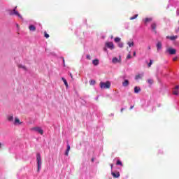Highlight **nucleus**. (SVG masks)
I'll return each instance as SVG.
<instances>
[{
    "instance_id": "f257e3e1",
    "label": "nucleus",
    "mask_w": 179,
    "mask_h": 179,
    "mask_svg": "<svg viewBox=\"0 0 179 179\" xmlns=\"http://www.w3.org/2000/svg\"><path fill=\"white\" fill-rule=\"evenodd\" d=\"M36 162L38 166L37 172L39 173L40 170H41V164H43V162L41 161V155H40V153L36 154Z\"/></svg>"
},
{
    "instance_id": "f03ea898",
    "label": "nucleus",
    "mask_w": 179,
    "mask_h": 179,
    "mask_svg": "<svg viewBox=\"0 0 179 179\" xmlns=\"http://www.w3.org/2000/svg\"><path fill=\"white\" fill-rule=\"evenodd\" d=\"M16 9H17V6H15L13 10H8L9 15L10 16H13V15H15V16H18V17L22 19V16L20 15L19 12H17V10H16Z\"/></svg>"
},
{
    "instance_id": "7ed1b4c3",
    "label": "nucleus",
    "mask_w": 179,
    "mask_h": 179,
    "mask_svg": "<svg viewBox=\"0 0 179 179\" xmlns=\"http://www.w3.org/2000/svg\"><path fill=\"white\" fill-rule=\"evenodd\" d=\"M100 87L101 89H110V87H111V83H110V81L106 83L101 82Z\"/></svg>"
},
{
    "instance_id": "20e7f679",
    "label": "nucleus",
    "mask_w": 179,
    "mask_h": 179,
    "mask_svg": "<svg viewBox=\"0 0 179 179\" xmlns=\"http://www.w3.org/2000/svg\"><path fill=\"white\" fill-rule=\"evenodd\" d=\"M31 131H35V132H38V134H41V135H43L44 134V130L41 129V127H36L31 129Z\"/></svg>"
},
{
    "instance_id": "39448f33",
    "label": "nucleus",
    "mask_w": 179,
    "mask_h": 179,
    "mask_svg": "<svg viewBox=\"0 0 179 179\" xmlns=\"http://www.w3.org/2000/svg\"><path fill=\"white\" fill-rule=\"evenodd\" d=\"M166 52H169L170 55H175V54L177 52V50L173 48H169L166 50Z\"/></svg>"
},
{
    "instance_id": "423d86ee",
    "label": "nucleus",
    "mask_w": 179,
    "mask_h": 179,
    "mask_svg": "<svg viewBox=\"0 0 179 179\" xmlns=\"http://www.w3.org/2000/svg\"><path fill=\"white\" fill-rule=\"evenodd\" d=\"M106 45L108 48H110V50H114V43L113 42H107Z\"/></svg>"
},
{
    "instance_id": "0eeeda50",
    "label": "nucleus",
    "mask_w": 179,
    "mask_h": 179,
    "mask_svg": "<svg viewBox=\"0 0 179 179\" xmlns=\"http://www.w3.org/2000/svg\"><path fill=\"white\" fill-rule=\"evenodd\" d=\"M156 27H157V24L155 22H153L151 24V29H152V31H154L155 34H157V31H156Z\"/></svg>"
},
{
    "instance_id": "6e6552de",
    "label": "nucleus",
    "mask_w": 179,
    "mask_h": 179,
    "mask_svg": "<svg viewBox=\"0 0 179 179\" xmlns=\"http://www.w3.org/2000/svg\"><path fill=\"white\" fill-rule=\"evenodd\" d=\"M111 175L113 176V178H120V173L118 171L112 172Z\"/></svg>"
},
{
    "instance_id": "1a4fd4ad",
    "label": "nucleus",
    "mask_w": 179,
    "mask_h": 179,
    "mask_svg": "<svg viewBox=\"0 0 179 179\" xmlns=\"http://www.w3.org/2000/svg\"><path fill=\"white\" fill-rule=\"evenodd\" d=\"M71 150V145L69 144H67V148L65 151V156H69V151Z\"/></svg>"
},
{
    "instance_id": "9d476101",
    "label": "nucleus",
    "mask_w": 179,
    "mask_h": 179,
    "mask_svg": "<svg viewBox=\"0 0 179 179\" xmlns=\"http://www.w3.org/2000/svg\"><path fill=\"white\" fill-rule=\"evenodd\" d=\"M122 85L124 87H127L129 86V80H124V81L122 83Z\"/></svg>"
},
{
    "instance_id": "9b49d317",
    "label": "nucleus",
    "mask_w": 179,
    "mask_h": 179,
    "mask_svg": "<svg viewBox=\"0 0 179 179\" xmlns=\"http://www.w3.org/2000/svg\"><path fill=\"white\" fill-rule=\"evenodd\" d=\"M162 42H160V41L157 42V51H160V50H162Z\"/></svg>"
},
{
    "instance_id": "f8f14e48",
    "label": "nucleus",
    "mask_w": 179,
    "mask_h": 179,
    "mask_svg": "<svg viewBox=\"0 0 179 179\" xmlns=\"http://www.w3.org/2000/svg\"><path fill=\"white\" fill-rule=\"evenodd\" d=\"M141 87H138V86H136L135 87H134V93L136 94H138V93H139V92H141Z\"/></svg>"
},
{
    "instance_id": "ddd939ff",
    "label": "nucleus",
    "mask_w": 179,
    "mask_h": 179,
    "mask_svg": "<svg viewBox=\"0 0 179 179\" xmlns=\"http://www.w3.org/2000/svg\"><path fill=\"white\" fill-rule=\"evenodd\" d=\"M178 36H166V38H169V40H171V41H174V40H176Z\"/></svg>"
},
{
    "instance_id": "4468645a",
    "label": "nucleus",
    "mask_w": 179,
    "mask_h": 179,
    "mask_svg": "<svg viewBox=\"0 0 179 179\" xmlns=\"http://www.w3.org/2000/svg\"><path fill=\"white\" fill-rule=\"evenodd\" d=\"M29 29L30 31H36V27L34 25H29Z\"/></svg>"
},
{
    "instance_id": "2eb2a0df",
    "label": "nucleus",
    "mask_w": 179,
    "mask_h": 179,
    "mask_svg": "<svg viewBox=\"0 0 179 179\" xmlns=\"http://www.w3.org/2000/svg\"><path fill=\"white\" fill-rule=\"evenodd\" d=\"M18 68L23 69L24 71H27V68L26 66L22 65V64H18L17 65Z\"/></svg>"
},
{
    "instance_id": "dca6fc26",
    "label": "nucleus",
    "mask_w": 179,
    "mask_h": 179,
    "mask_svg": "<svg viewBox=\"0 0 179 179\" xmlns=\"http://www.w3.org/2000/svg\"><path fill=\"white\" fill-rule=\"evenodd\" d=\"M92 64L93 65H95V66H97V65H99V59H95L92 61Z\"/></svg>"
},
{
    "instance_id": "f3484780",
    "label": "nucleus",
    "mask_w": 179,
    "mask_h": 179,
    "mask_svg": "<svg viewBox=\"0 0 179 179\" xmlns=\"http://www.w3.org/2000/svg\"><path fill=\"white\" fill-rule=\"evenodd\" d=\"M143 76V73L138 74L136 76L135 79L136 80H138V79H141Z\"/></svg>"
},
{
    "instance_id": "a211bd4d",
    "label": "nucleus",
    "mask_w": 179,
    "mask_h": 179,
    "mask_svg": "<svg viewBox=\"0 0 179 179\" xmlns=\"http://www.w3.org/2000/svg\"><path fill=\"white\" fill-rule=\"evenodd\" d=\"M62 80H63L66 87L68 89L69 85H68V82L66 81V79H65L64 78H62Z\"/></svg>"
},
{
    "instance_id": "6ab92c4d",
    "label": "nucleus",
    "mask_w": 179,
    "mask_h": 179,
    "mask_svg": "<svg viewBox=\"0 0 179 179\" xmlns=\"http://www.w3.org/2000/svg\"><path fill=\"white\" fill-rule=\"evenodd\" d=\"M8 120L10 121V122H13V115L8 116Z\"/></svg>"
},
{
    "instance_id": "aec40b11",
    "label": "nucleus",
    "mask_w": 179,
    "mask_h": 179,
    "mask_svg": "<svg viewBox=\"0 0 179 179\" xmlns=\"http://www.w3.org/2000/svg\"><path fill=\"white\" fill-rule=\"evenodd\" d=\"M127 45H129V47H134L135 43H134V41H129L127 43Z\"/></svg>"
},
{
    "instance_id": "412c9836",
    "label": "nucleus",
    "mask_w": 179,
    "mask_h": 179,
    "mask_svg": "<svg viewBox=\"0 0 179 179\" xmlns=\"http://www.w3.org/2000/svg\"><path fill=\"white\" fill-rule=\"evenodd\" d=\"M112 62H113V64H117V63L120 62V60L118 59V58L114 57L112 60Z\"/></svg>"
},
{
    "instance_id": "4be33fe9",
    "label": "nucleus",
    "mask_w": 179,
    "mask_h": 179,
    "mask_svg": "<svg viewBox=\"0 0 179 179\" xmlns=\"http://www.w3.org/2000/svg\"><path fill=\"white\" fill-rule=\"evenodd\" d=\"M14 124H19V125H20V124H22V122H20V120H19V118L15 117Z\"/></svg>"
},
{
    "instance_id": "5701e85b",
    "label": "nucleus",
    "mask_w": 179,
    "mask_h": 179,
    "mask_svg": "<svg viewBox=\"0 0 179 179\" xmlns=\"http://www.w3.org/2000/svg\"><path fill=\"white\" fill-rule=\"evenodd\" d=\"M117 166H121L122 167V162L120 160H117L116 162Z\"/></svg>"
},
{
    "instance_id": "b1692460",
    "label": "nucleus",
    "mask_w": 179,
    "mask_h": 179,
    "mask_svg": "<svg viewBox=\"0 0 179 179\" xmlns=\"http://www.w3.org/2000/svg\"><path fill=\"white\" fill-rule=\"evenodd\" d=\"M173 94H174L175 96H178V90H173Z\"/></svg>"
},
{
    "instance_id": "393cba45",
    "label": "nucleus",
    "mask_w": 179,
    "mask_h": 179,
    "mask_svg": "<svg viewBox=\"0 0 179 179\" xmlns=\"http://www.w3.org/2000/svg\"><path fill=\"white\" fill-rule=\"evenodd\" d=\"M90 85H96V80H91L90 81Z\"/></svg>"
},
{
    "instance_id": "a878e982",
    "label": "nucleus",
    "mask_w": 179,
    "mask_h": 179,
    "mask_svg": "<svg viewBox=\"0 0 179 179\" xmlns=\"http://www.w3.org/2000/svg\"><path fill=\"white\" fill-rule=\"evenodd\" d=\"M120 41H121V38H115V43H120Z\"/></svg>"
},
{
    "instance_id": "bb28decb",
    "label": "nucleus",
    "mask_w": 179,
    "mask_h": 179,
    "mask_svg": "<svg viewBox=\"0 0 179 179\" xmlns=\"http://www.w3.org/2000/svg\"><path fill=\"white\" fill-rule=\"evenodd\" d=\"M147 82L149 83V85H153V80L152 79H148Z\"/></svg>"
},
{
    "instance_id": "cd10ccee",
    "label": "nucleus",
    "mask_w": 179,
    "mask_h": 179,
    "mask_svg": "<svg viewBox=\"0 0 179 179\" xmlns=\"http://www.w3.org/2000/svg\"><path fill=\"white\" fill-rule=\"evenodd\" d=\"M138 17V14H136L134 16L130 17V20H134V19H136Z\"/></svg>"
},
{
    "instance_id": "c85d7f7f",
    "label": "nucleus",
    "mask_w": 179,
    "mask_h": 179,
    "mask_svg": "<svg viewBox=\"0 0 179 179\" xmlns=\"http://www.w3.org/2000/svg\"><path fill=\"white\" fill-rule=\"evenodd\" d=\"M152 18H145V23H149V22H152Z\"/></svg>"
},
{
    "instance_id": "c756f323",
    "label": "nucleus",
    "mask_w": 179,
    "mask_h": 179,
    "mask_svg": "<svg viewBox=\"0 0 179 179\" xmlns=\"http://www.w3.org/2000/svg\"><path fill=\"white\" fill-rule=\"evenodd\" d=\"M152 64H153V60L150 59V62L148 63V68H150V66H152Z\"/></svg>"
},
{
    "instance_id": "7c9ffc66",
    "label": "nucleus",
    "mask_w": 179,
    "mask_h": 179,
    "mask_svg": "<svg viewBox=\"0 0 179 179\" xmlns=\"http://www.w3.org/2000/svg\"><path fill=\"white\" fill-rule=\"evenodd\" d=\"M44 37H45V38H48L50 37V35L48 34H47V32H45Z\"/></svg>"
},
{
    "instance_id": "2f4dec72",
    "label": "nucleus",
    "mask_w": 179,
    "mask_h": 179,
    "mask_svg": "<svg viewBox=\"0 0 179 179\" xmlns=\"http://www.w3.org/2000/svg\"><path fill=\"white\" fill-rule=\"evenodd\" d=\"M118 45H119L120 48H122L124 47V43H120L118 44Z\"/></svg>"
},
{
    "instance_id": "473e14b6",
    "label": "nucleus",
    "mask_w": 179,
    "mask_h": 179,
    "mask_svg": "<svg viewBox=\"0 0 179 179\" xmlns=\"http://www.w3.org/2000/svg\"><path fill=\"white\" fill-rule=\"evenodd\" d=\"M178 89H179V86H178V85H176V86L175 87V90H178Z\"/></svg>"
},
{
    "instance_id": "72a5a7b5",
    "label": "nucleus",
    "mask_w": 179,
    "mask_h": 179,
    "mask_svg": "<svg viewBox=\"0 0 179 179\" xmlns=\"http://www.w3.org/2000/svg\"><path fill=\"white\" fill-rule=\"evenodd\" d=\"M131 57V55H128L127 57V59H129Z\"/></svg>"
},
{
    "instance_id": "f704fd0d",
    "label": "nucleus",
    "mask_w": 179,
    "mask_h": 179,
    "mask_svg": "<svg viewBox=\"0 0 179 179\" xmlns=\"http://www.w3.org/2000/svg\"><path fill=\"white\" fill-rule=\"evenodd\" d=\"M69 75H70V76H71L72 80H73V76H72V73H70Z\"/></svg>"
},
{
    "instance_id": "c9c22d12",
    "label": "nucleus",
    "mask_w": 179,
    "mask_h": 179,
    "mask_svg": "<svg viewBox=\"0 0 179 179\" xmlns=\"http://www.w3.org/2000/svg\"><path fill=\"white\" fill-rule=\"evenodd\" d=\"M87 59H90V55H87Z\"/></svg>"
},
{
    "instance_id": "e433bc0d",
    "label": "nucleus",
    "mask_w": 179,
    "mask_h": 179,
    "mask_svg": "<svg viewBox=\"0 0 179 179\" xmlns=\"http://www.w3.org/2000/svg\"><path fill=\"white\" fill-rule=\"evenodd\" d=\"M177 59H178V57H177L173 58V61H177Z\"/></svg>"
},
{
    "instance_id": "4c0bfd02",
    "label": "nucleus",
    "mask_w": 179,
    "mask_h": 179,
    "mask_svg": "<svg viewBox=\"0 0 179 179\" xmlns=\"http://www.w3.org/2000/svg\"><path fill=\"white\" fill-rule=\"evenodd\" d=\"M133 55L135 57L136 55V52H134Z\"/></svg>"
},
{
    "instance_id": "58836bf2",
    "label": "nucleus",
    "mask_w": 179,
    "mask_h": 179,
    "mask_svg": "<svg viewBox=\"0 0 179 179\" xmlns=\"http://www.w3.org/2000/svg\"><path fill=\"white\" fill-rule=\"evenodd\" d=\"M63 64L65 65V59L63 58Z\"/></svg>"
},
{
    "instance_id": "ea45409f",
    "label": "nucleus",
    "mask_w": 179,
    "mask_h": 179,
    "mask_svg": "<svg viewBox=\"0 0 179 179\" xmlns=\"http://www.w3.org/2000/svg\"><path fill=\"white\" fill-rule=\"evenodd\" d=\"M91 162H94V158H92V159H91Z\"/></svg>"
},
{
    "instance_id": "a19ab883",
    "label": "nucleus",
    "mask_w": 179,
    "mask_h": 179,
    "mask_svg": "<svg viewBox=\"0 0 179 179\" xmlns=\"http://www.w3.org/2000/svg\"><path fill=\"white\" fill-rule=\"evenodd\" d=\"M132 108H134V106L130 107V110H132Z\"/></svg>"
},
{
    "instance_id": "79ce46f5",
    "label": "nucleus",
    "mask_w": 179,
    "mask_h": 179,
    "mask_svg": "<svg viewBox=\"0 0 179 179\" xmlns=\"http://www.w3.org/2000/svg\"><path fill=\"white\" fill-rule=\"evenodd\" d=\"M103 50H104L105 51H107V48H104Z\"/></svg>"
},
{
    "instance_id": "37998d69",
    "label": "nucleus",
    "mask_w": 179,
    "mask_h": 179,
    "mask_svg": "<svg viewBox=\"0 0 179 179\" xmlns=\"http://www.w3.org/2000/svg\"><path fill=\"white\" fill-rule=\"evenodd\" d=\"M122 111H124V108H122V109H121V113H122Z\"/></svg>"
},
{
    "instance_id": "c03bdc74",
    "label": "nucleus",
    "mask_w": 179,
    "mask_h": 179,
    "mask_svg": "<svg viewBox=\"0 0 179 179\" xmlns=\"http://www.w3.org/2000/svg\"><path fill=\"white\" fill-rule=\"evenodd\" d=\"M148 50H150V46L148 47Z\"/></svg>"
},
{
    "instance_id": "a18cd8bd",
    "label": "nucleus",
    "mask_w": 179,
    "mask_h": 179,
    "mask_svg": "<svg viewBox=\"0 0 179 179\" xmlns=\"http://www.w3.org/2000/svg\"><path fill=\"white\" fill-rule=\"evenodd\" d=\"M17 27H19V24H17Z\"/></svg>"
},
{
    "instance_id": "49530a36",
    "label": "nucleus",
    "mask_w": 179,
    "mask_h": 179,
    "mask_svg": "<svg viewBox=\"0 0 179 179\" xmlns=\"http://www.w3.org/2000/svg\"><path fill=\"white\" fill-rule=\"evenodd\" d=\"M111 169H113V165H111Z\"/></svg>"
}]
</instances>
